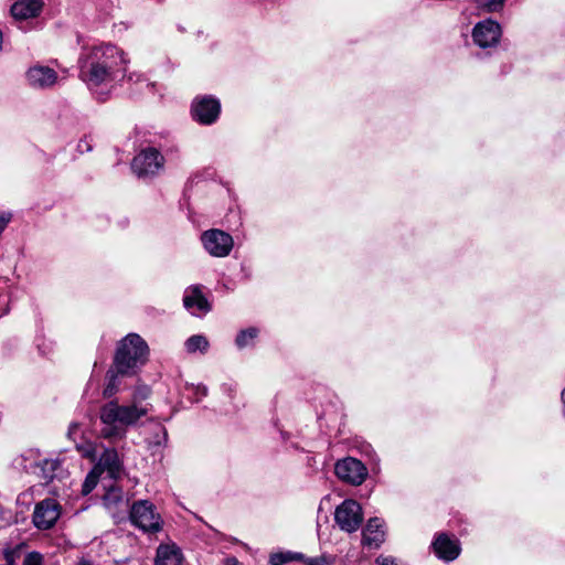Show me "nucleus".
<instances>
[{
  "label": "nucleus",
  "mask_w": 565,
  "mask_h": 565,
  "mask_svg": "<svg viewBox=\"0 0 565 565\" xmlns=\"http://www.w3.org/2000/svg\"><path fill=\"white\" fill-rule=\"evenodd\" d=\"M128 63L126 53L115 44L87 46L78 58L79 78L103 97L125 77Z\"/></svg>",
  "instance_id": "obj_1"
},
{
  "label": "nucleus",
  "mask_w": 565,
  "mask_h": 565,
  "mask_svg": "<svg viewBox=\"0 0 565 565\" xmlns=\"http://www.w3.org/2000/svg\"><path fill=\"white\" fill-rule=\"evenodd\" d=\"M151 411V405H119L111 401L102 406L99 418L104 427L100 434L105 438H122L125 428L135 425Z\"/></svg>",
  "instance_id": "obj_2"
},
{
  "label": "nucleus",
  "mask_w": 565,
  "mask_h": 565,
  "mask_svg": "<svg viewBox=\"0 0 565 565\" xmlns=\"http://www.w3.org/2000/svg\"><path fill=\"white\" fill-rule=\"evenodd\" d=\"M149 348L137 333H129L117 345L114 365L121 375H134L147 362Z\"/></svg>",
  "instance_id": "obj_3"
},
{
  "label": "nucleus",
  "mask_w": 565,
  "mask_h": 565,
  "mask_svg": "<svg viewBox=\"0 0 565 565\" xmlns=\"http://www.w3.org/2000/svg\"><path fill=\"white\" fill-rule=\"evenodd\" d=\"M131 523L143 532L157 533L162 529V519L148 500L132 503L129 514Z\"/></svg>",
  "instance_id": "obj_4"
},
{
  "label": "nucleus",
  "mask_w": 565,
  "mask_h": 565,
  "mask_svg": "<svg viewBox=\"0 0 565 565\" xmlns=\"http://www.w3.org/2000/svg\"><path fill=\"white\" fill-rule=\"evenodd\" d=\"M335 524L347 533L356 532L363 522V511L359 502L344 500L334 511Z\"/></svg>",
  "instance_id": "obj_5"
},
{
  "label": "nucleus",
  "mask_w": 565,
  "mask_h": 565,
  "mask_svg": "<svg viewBox=\"0 0 565 565\" xmlns=\"http://www.w3.org/2000/svg\"><path fill=\"white\" fill-rule=\"evenodd\" d=\"M164 166V158L156 148L141 150L132 160L131 169L139 178L153 177Z\"/></svg>",
  "instance_id": "obj_6"
},
{
  "label": "nucleus",
  "mask_w": 565,
  "mask_h": 565,
  "mask_svg": "<svg viewBox=\"0 0 565 565\" xmlns=\"http://www.w3.org/2000/svg\"><path fill=\"white\" fill-rule=\"evenodd\" d=\"M61 515V505L55 499L46 498L40 501L34 509L32 521L36 529L49 530L53 527Z\"/></svg>",
  "instance_id": "obj_7"
},
{
  "label": "nucleus",
  "mask_w": 565,
  "mask_h": 565,
  "mask_svg": "<svg viewBox=\"0 0 565 565\" xmlns=\"http://www.w3.org/2000/svg\"><path fill=\"white\" fill-rule=\"evenodd\" d=\"M201 241L206 252L214 257H225L233 248V238L221 230L205 231Z\"/></svg>",
  "instance_id": "obj_8"
},
{
  "label": "nucleus",
  "mask_w": 565,
  "mask_h": 565,
  "mask_svg": "<svg viewBox=\"0 0 565 565\" xmlns=\"http://www.w3.org/2000/svg\"><path fill=\"white\" fill-rule=\"evenodd\" d=\"M334 472L339 479L353 486L361 484L367 476V469L362 461L352 457L339 460Z\"/></svg>",
  "instance_id": "obj_9"
},
{
  "label": "nucleus",
  "mask_w": 565,
  "mask_h": 565,
  "mask_svg": "<svg viewBox=\"0 0 565 565\" xmlns=\"http://www.w3.org/2000/svg\"><path fill=\"white\" fill-rule=\"evenodd\" d=\"M220 111L221 104L218 99L211 96L196 98L192 104L193 118L203 125L214 122L218 118Z\"/></svg>",
  "instance_id": "obj_10"
},
{
  "label": "nucleus",
  "mask_w": 565,
  "mask_h": 565,
  "mask_svg": "<svg viewBox=\"0 0 565 565\" xmlns=\"http://www.w3.org/2000/svg\"><path fill=\"white\" fill-rule=\"evenodd\" d=\"M472 38L478 46L491 47L497 45L501 38V26L491 19L481 21L475 25Z\"/></svg>",
  "instance_id": "obj_11"
},
{
  "label": "nucleus",
  "mask_w": 565,
  "mask_h": 565,
  "mask_svg": "<svg viewBox=\"0 0 565 565\" xmlns=\"http://www.w3.org/2000/svg\"><path fill=\"white\" fill-rule=\"evenodd\" d=\"M26 83L34 89L51 88L57 82V73L45 65H33L25 73Z\"/></svg>",
  "instance_id": "obj_12"
},
{
  "label": "nucleus",
  "mask_w": 565,
  "mask_h": 565,
  "mask_svg": "<svg viewBox=\"0 0 565 565\" xmlns=\"http://www.w3.org/2000/svg\"><path fill=\"white\" fill-rule=\"evenodd\" d=\"M431 546L437 557L445 562L456 559L461 551L459 541L446 533H439L431 543Z\"/></svg>",
  "instance_id": "obj_13"
},
{
  "label": "nucleus",
  "mask_w": 565,
  "mask_h": 565,
  "mask_svg": "<svg viewBox=\"0 0 565 565\" xmlns=\"http://www.w3.org/2000/svg\"><path fill=\"white\" fill-rule=\"evenodd\" d=\"M183 303L195 316L205 315L211 310V305L203 296L199 286H192L185 290Z\"/></svg>",
  "instance_id": "obj_14"
},
{
  "label": "nucleus",
  "mask_w": 565,
  "mask_h": 565,
  "mask_svg": "<svg viewBox=\"0 0 565 565\" xmlns=\"http://www.w3.org/2000/svg\"><path fill=\"white\" fill-rule=\"evenodd\" d=\"M385 540L383 521L379 518H372L367 521L362 532V543L369 547L379 548Z\"/></svg>",
  "instance_id": "obj_15"
},
{
  "label": "nucleus",
  "mask_w": 565,
  "mask_h": 565,
  "mask_svg": "<svg viewBox=\"0 0 565 565\" xmlns=\"http://www.w3.org/2000/svg\"><path fill=\"white\" fill-rule=\"evenodd\" d=\"M94 468L98 469L100 473L106 471L111 479H117L121 473L122 465L118 452L108 448L104 450Z\"/></svg>",
  "instance_id": "obj_16"
},
{
  "label": "nucleus",
  "mask_w": 565,
  "mask_h": 565,
  "mask_svg": "<svg viewBox=\"0 0 565 565\" xmlns=\"http://www.w3.org/2000/svg\"><path fill=\"white\" fill-rule=\"evenodd\" d=\"M43 7V0H20L11 6V14L15 20H28L40 15Z\"/></svg>",
  "instance_id": "obj_17"
},
{
  "label": "nucleus",
  "mask_w": 565,
  "mask_h": 565,
  "mask_svg": "<svg viewBox=\"0 0 565 565\" xmlns=\"http://www.w3.org/2000/svg\"><path fill=\"white\" fill-rule=\"evenodd\" d=\"M183 555L174 543L160 544L157 548L156 565H182Z\"/></svg>",
  "instance_id": "obj_18"
},
{
  "label": "nucleus",
  "mask_w": 565,
  "mask_h": 565,
  "mask_svg": "<svg viewBox=\"0 0 565 565\" xmlns=\"http://www.w3.org/2000/svg\"><path fill=\"white\" fill-rule=\"evenodd\" d=\"M121 373L117 372L116 366L113 364L111 369L106 374L107 383L103 391L105 398H110L118 393L120 386Z\"/></svg>",
  "instance_id": "obj_19"
},
{
  "label": "nucleus",
  "mask_w": 565,
  "mask_h": 565,
  "mask_svg": "<svg viewBox=\"0 0 565 565\" xmlns=\"http://www.w3.org/2000/svg\"><path fill=\"white\" fill-rule=\"evenodd\" d=\"M209 347H210L209 340L203 334L191 335L184 342V348H185L186 352L190 354H194L196 352L204 354L207 352Z\"/></svg>",
  "instance_id": "obj_20"
},
{
  "label": "nucleus",
  "mask_w": 565,
  "mask_h": 565,
  "mask_svg": "<svg viewBox=\"0 0 565 565\" xmlns=\"http://www.w3.org/2000/svg\"><path fill=\"white\" fill-rule=\"evenodd\" d=\"M303 558L305 555L301 553H274L270 555L269 563L270 565H282L291 561H302Z\"/></svg>",
  "instance_id": "obj_21"
},
{
  "label": "nucleus",
  "mask_w": 565,
  "mask_h": 565,
  "mask_svg": "<svg viewBox=\"0 0 565 565\" xmlns=\"http://www.w3.org/2000/svg\"><path fill=\"white\" fill-rule=\"evenodd\" d=\"M258 335V329L257 328H248L245 330H242L236 339L235 343L239 349H243L252 343V341Z\"/></svg>",
  "instance_id": "obj_22"
},
{
  "label": "nucleus",
  "mask_w": 565,
  "mask_h": 565,
  "mask_svg": "<svg viewBox=\"0 0 565 565\" xmlns=\"http://www.w3.org/2000/svg\"><path fill=\"white\" fill-rule=\"evenodd\" d=\"M100 472L98 471V469L96 468H93L88 475L86 476L84 482H83V486H82V493L84 495H87L88 493H90L95 487L97 486L98 481H99V477H100Z\"/></svg>",
  "instance_id": "obj_23"
},
{
  "label": "nucleus",
  "mask_w": 565,
  "mask_h": 565,
  "mask_svg": "<svg viewBox=\"0 0 565 565\" xmlns=\"http://www.w3.org/2000/svg\"><path fill=\"white\" fill-rule=\"evenodd\" d=\"M151 394V390L147 385H140L136 387L132 393V399L130 405H143L142 402L148 399Z\"/></svg>",
  "instance_id": "obj_24"
},
{
  "label": "nucleus",
  "mask_w": 565,
  "mask_h": 565,
  "mask_svg": "<svg viewBox=\"0 0 565 565\" xmlns=\"http://www.w3.org/2000/svg\"><path fill=\"white\" fill-rule=\"evenodd\" d=\"M122 500V491L119 488H110L104 495V504L114 507Z\"/></svg>",
  "instance_id": "obj_25"
},
{
  "label": "nucleus",
  "mask_w": 565,
  "mask_h": 565,
  "mask_svg": "<svg viewBox=\"0 0 565 565\" xmlns=\"http://www.w3.org/2000/svg\"><path fill=\"white\" fill-rule=\"evenodd\" d=\"M57 462L54 460L45 459L41 463V470L45 480L53 479V472L56 469Z\"/></svg>",
  "instance_id": "obj_26"
},
{
  "label": "nucleus",
  "mask_w": 565,
  "mask_h": 565,
  "mask_svg": "<svg viewBox=\"0 0 565 565\" xmlns=\"http://www.w3.org/2000/svg\"><path fill=\"white\" fill-rule=\"evenodd\" d=\"M306 565H331L332 558L321 555L317 557H306L302 559Z\"/></svg>",
  "instance_id": "obj_27"
},
{
  "label": "nucleus",
  "mask_w": 565,
  "mask_h": 565,
  "mask_svg": "<svg viewBox=\"0 0 565 565\" xmlns=\"http://www.w3.org/2000/svg\"><path fill=\"white\" fill-rule=\"evenodd\" d=\"M43 564V557L38 552H31L29 553L23 562V565H42Z\"/></svg>",
  "instance_id": "obj_28"
},
{
  "label": "nucleus",
  "mask_w": 565,
  "mask_h": 565,
  "mask_svg": "<svg viewBox=\"0 0 565 565\" xmlns=\"http://www.w3.org/2000/svg\"><path fill=\"white\" fill-rule=\"evenodd\" d=\"M504 2L505 0H489L484 7L489 12H495L503 7Z\"/></svg>",
  "instance_id": "obj_29"
},
{
  "label": "nucleus",
  "mask_w": 565,
  "mask_h": 565,
  "mask_svg": "<svg viewBox=\"0 0 565 565\" xmlns=\"http://www.w3.org/2000/svg\"><path fill=\"white\" fill-rule=\"evenodd\" d=\"M375 563L377 565H398L395 557L385 555L377 556Z\"/></svg>",
  "instance_id": "obj_30"
},
{
  "label": "nucleus",
  "mask_w": 565,
  "mask_h": 565,
  "mask_svg": "<svg viewBox=\"0 0 565 565\" xmlns=\"http://www.w3.org/2000/svg\"><path fill=\"white\" fill-rule=\"evenodd\" d=\"M12 218V214L10 212H2L0 214V235L6 230L7 225L10 223Z\"/></svg>",
  "instance_id": "obj_31"
},
{
  "label": "nucleus",
  "mask_w": 565,
  "mask_h": 565,
  "mask_svg": "<svg viewBox=\"0 0 565 565\" xmlns=\"http://www.w3.org/2000/svg\"><path fill=\"white\" fill-rule=\"evenodd\" d=\"M83 454L86 457L93 458L95 457V448L92 445H88L85 448H83Z\"/></svg>",
  "instance_id": "obj_32"
},
{
  "label": "nucleus",
  "mask_w": 565,
  "mask_h": 565,
  "mask_svg": "<svg viewBox=\"0 0 565 565\" xmlns=\"http://www.w3.org/2000/svg\"><path fill=\"white\" fill-rule=\"evenodd\" d=\"M79 430V425L77 423H72L68 428V436L72 437Z\"/></svg>",
  "instance_id": "obj_33"
},
{
  "label": "nucleus",
  "mask_w": 565,
  "mask_h": 565,
  "mask_svg": "<svg viewBox=\"0 0 565 565\" xmlns=\"http://www.w3.org/2000/svg\"><path fill=\"white\" fill-rule=\"evenodd\" d=\"M226 565H239V562L235 557H230L226 559Z\"/></svg>",
  "instance_id": "obj_34"
}]
</instances>
